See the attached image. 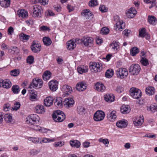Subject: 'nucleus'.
<instances>
[{
  "label": "nucleus",
  "instance_id": "nucleus-1",
  "mask_svg": "<svg viewBox=\"0 0 157 157\" xmlns=\"http://www.w3.org/2000/svg\"><path fill=\"white\" fill-rule=\"evenodd\" d=\"M26 120L27 123L30 125H33V128L37 127L39 123V117L37 115L35 114H31L27 117Z\"/></svg>",
  "mask_w": 157,
  "mask_h": 157
},
{
  "label": "nucleus",
  "instance_id": "nucleus-2",
  "mask_svg": "<svg viewBox=\"0 0 157 157\" xmlns=\"http://www.w3.org/2000/svg\"><path fill=\"white\" fill-rule=\"evenodd\" d=\"M32 16L34 18L41 17L43 10L41 7L38 5L33 6Z\"/></svg>",
  "mask_w": 157,
  "mask_h": 157
},
{
  "label": "nucleus",
  "instance_id": "nucleus-3",
  "mask_svg": "<svg viewBox=\"0 0 157 157\" xmlns=\"http://www.w3.org/2000/svg\"><path fill=\"white\" fill-rule=\"evenodd\" d=\"M52 117L56 122H61L63 121L66 118L64 113L60 110L55 111L52 114Z\"/></svg>",
  "mask_w": 157,
  "mask_h": 157
},
{
  "label": "nucleus",
  "instance_id": "nucleus-4",
  "mask_svg": "<svg viewBox=\"0 0 157 157\" xmlns=\"http://www.w3.org/2000/svg\"><path fill=\"white\" fill-rule=\"evenodd\" d=\"M90 68L92 71L96 73L101 71L102 69L101 63L96 62L90 63Z\"/></svg>",
  "mask_w": 157,
  "mask_h": 157
},
{
  "label": "nucleus",
  "instance_id": "nucleus-5",
  "mask_svg": "<svg viewBox=\"0 0 157 157\" xmlns=\"http://www.w3.org/2000/svg\"><path fill=\"white\" fill-rule=\"evenodd\" d=\"M113 20L116 22V29H118V30H122L124 28L125 24L122 20H120L119 17L117 16H115L113 17Z\"/></svg>",
  "mask_w": 157,
  "mask_h": 157
},
{
  "label": "nucleus",
  "instance_id": "nucleus-6",
  "mask_svg": "<svg viewBox=\"0 0 157 157\" xmlns=\"http://www.w3.org/2000/svg\"><path fill=\"white\" fill-rule=\"evenodd\" d=\"M131 96L133 98L138 99L141 96V92L140 90L134 87L131 88L129 91Z\"/></svg>",
  "mask_w": 157,
  "mask_h": 157
},
{
  "label": "nucleus",
  "instance_id": "nucleus-7",
  "mask_svg": "<svg viewBox=\"0 0 157 157\" xmlns=\"http://www.w3.org/2000/svg\"><path fill=\"white\" fill-rule=\"evenodd\" d=\"M129 70L131 74L133 75H137L139 73L141 68L138 64H132L130 67Z\"/></svg>",
  "mask_w": 157,
  "mask_h": 157
},
{
  "label": "nucleus",
  "instance_id": "nucleus-8",
  "mask_svg": "<svg viewBox=\"0 0 157 157\" xmlns=\"http://www.w3.org/2000/svg\"><path fill=\"white\" fill-rule=\"evenodd\" d=\"M116 72L117 77L121 79L127 77L128 75V70L125 68H119Z\"/></svg>",
  "mask_w": 157,
  "mask_h": 157
},
{
  "label": "nucleus",
  "instance_id": "nucleus-9",
  "mask_svg": "<svg viewBox=\"0 0 157 157\" xmlns=\"http://www.w3.org/2000/svg\"><path fill=\"white\" fill-rule=\"evenodd\" d=\"M105 116V113L101 110H98L94 114V119L96 121H100L103 120Z\"/></svg>",
  "mask_w": 157,
  "mask_h": 157
},
{
  "label": "nucleus",
  "instance_id": "nucleus-10",
  "mask_svg": "<svg viewBox=\"0 0 157 157\" xmlns=\"http://www.w3.org/2000/svg\"><path fill=\"white\" fill-rule=\"evenodd\" d=\"M94 40L92 37H84L83 38V44L85 46L91 47L93 46Z\"/></svg>",
  "mask_w": 157,
  "mask_h": 157
},
{
  "label": "nucleus",
  "instance_id": "nucleus-11",
  "mask_svg": "<svg viewBox=\"0 0 157 157\" xmlns=\"http://www.w3.org/2000/svg\"><path fill=\"white\" fill-rule=\"evenodd\" d=\"M87 85L84 82H80L76 86L77 90L79 92H82L86 89Z\"/></svg>",
  "mask_w": 157,
  "mask_h": 157
},
{
  "label": "nucleus",
  "instance_id": "nucleus-12",
  "mask_svg": "<svg viewBox=\"0 0 157 157\" xmlns=\"http://www.w3.org/2000/svg\"><path fill=\"white\" fill-rule=\"evenodd\" d=\"M144 122V117L143 116L135 117L133 121L134 124L136 126L141 125Z\"/></svg>",
  "mask_w": 157,
  "mask_h": 157
},
{
  "label": "nucleus",
  "instance_id": "nucleus-13",
  "mask_svg": "<svg viewBox=\"0 0 157 157\" xmlns=\"http://www.w3.org/2000/svg\"><path fill=\"white\" fill-rule=\"evenodd\" d=\"M11 86V82L8 79L3 80L2 79H0V87L8 89L10 88Z\"/></svg>",
  "mask_w": 157,
  "mask_h": 157
},
{
  "label": "nucleus",
  "instance_id": "nucleus-14",
  "mask_svg": "<svg viewBox=\"0 0 157 157\" xmlns=\"http://www.w3.org/2000/svg\"><path fill=\"white\" fill-rule=\"evenodd\" d=\"M31 48L32 51L34 53L39 52L41 50L40 45L36 43V41H34L31 45Z\"/></svg>",
  "mask_w": 157,
  "mask_h": 157
},
{
  "label": "nucleus",
  "instance_id": "nucleus-15",
  "mask_svg": "<svg viewBox=\"0 0 157 157\" xmlns=\"http://www.w3.org/2000/svg\"><path fill=\"white\" fill-rule=\"evenodd\" d=\"M116 112L114 110L110 111L107 114V117L110 121H113L117 118Z\"/></svg>",
  "mask_w": 157,
  "mask_h": 157
},
{
  "label": "nucleus",
  "instance_id": "nucleus-16",
  "mask_svg": "<svg viewBox=\"0 0 157 157\" xmlns=\"http://www.w3.org/2000/svg\"><path fill=\"white\" fill-rule=\"evenodd\" d=\"M58 82L55 80L50 81L48 83L49 88L52 91H56L58 89Z\"/></svg>",
  "mask_w": 157,
  "mask_h": 157
},
{
  "label": "nucleus",
  "instance_id": "nucleus-17",
  "mask_svg": "<svg viewBox=\"0 0 157 157\" xmlns=\"http://www.w3.org/2000/svg\"><path fill=\"white\" fill-rule=\"evenodd\" d=\"M74 103V101L72 98H66L63 101L65 106L67 108L72 107Z\"/></svg>",
  "mask_w": 157,
  "mask_h": 157
},
{
  "label": "nucleus",
  "instance_id": "nucleus-18",
  "mask_svg": "<svg viewBox=\"0 0 157 157\" xmlns=\"http://www.w3.org/2000/svg\"><path fill=\"white\" fill-rule=\"evenodd\" d=\"M32 83L33 87H37L38 88H41L43 85V82L41 79L36 78L33 80Z\"/></svg>",
  "mask_w": 157,
  "mask_h": 157
},
{
  "label": "nucleus",
  "instance_id": "nucleus-19",
  "mask_svg": "<svg viewBox=\"0 0 157 157\" xmlns=\"http://www.w3.org/2000/svg\"><path fill=\"white\" fill-rule=\"evenodd\" d=\"M126 13L127 17L129 18H132L134 17L137 13V11L135 8L131 7L130 9L127 10Z\"/></svg>",
  "mask_w": 157,
  "mask_h": 157
},
{
  "label": "nucleus",
  "instance_id": "nucleus-20",
  "mask_svg": "<svg viewBox=\"0 0 157 157\" xmlns=\"http://www.w3.org/2000/svg\"><path fill=\"white\" fill-rule=\"evenodd\" d=\"M66 45L67 48L70 51L74 50L76 47V44L74 42V39L68 41L66 43Z\"/></svg>",
  "mask_w": 157,
  "mask_h": 157
},
{
  "label": "nucleus",
  "instance_id": "nucleus-21",
  "mask_svg": "<svg viewBox=\"0 0 157 157\" xmlns=\"http://www.w3.org/2000/svg\"><path fill=\"white\" fill-rule=\"evenodd\" d=\"M62 90L66 95H68L72 92V89L71 86L65 84L63 86Z\"/></svg>",
  "mask_w": 157,
  "mask_h": 157
},
{
  "label": "nucleus",
  "instance_id": "nucleus-22",
  "mask_svg": "<svg viewBox=\"0 0 157 157\" xmlns=\"http://www.w3.org/2000/svg\"><path fill=\"white\" fill-rule=\"evenodd\" d=\"M94 87L95 89L98 91L102 92L105 89V87L103 84L99 82L95 83Z\"/></svg>",
  "mask_w": 157,
  "mask_h": 157
},
{
  "label": "nucleus",
  "instance_id": "nucleus-23",
  "mask_svg": "<svg viewBox=\"0 0 157 157\" xmlns=\"http://www.w3.org/2000/svg\"><path fill=\"white\" fill-rule=\"evenodd\" d=\"M53 98L47 97L44 100V104L45 106L50 107L53 104Z\"/></svg>",
  "mask_w": 157,
  "mask_h": 157
},
{
  "label": "nucleus",
  "instance_id": "nucleus-24",
  "mask_svg": "<svg viewBox=\"0 0 157 157\" xmlns=\"http://www.w3.org/2000/svg\"><path fill=\"white\" fill-rule=\"evenodd\" d=\"M29 99L32 101H35L38 100L37 92L35 90H31L30 93Z\"/></svg>",
  "mask_w": 157,
  "mask_h": 157
},
{
  "label": "nucleus",
  "instance_id": "nucleus-25",
  "mask_svg": "<svg viewBox=\"0 0 157 157\" xmlns=\"http://www.w3.org/2000/svg\"><path fill=\"white\" fill-rule=\"evenodd\" d=\"M4 118L5 121L7 123L12 124L14 122L12 115L10 114H5L4 116Z\"/></svg>",
  "mask_w": 157,
  "mask_h": 157
},
{
  "label": "nucleus",
  "instance_id": "nucleus-26",
  "mask_svg": "<svg viewBox=\"0 0 157 157\" xmlns=\"http://www.w3.org/2000/svg\"><path fill=\"white\" fill-rule=\"evenodd\" d=\"M105 100L107 102H111L114 100V97L112 94H107L104 96Z\"/></svg>",
  "mask_w": 157,
  "mask_h": 157
},
{
  "label": "nucleus",
  "instance_id": "nucleus-27",
  "mask_svg": "<svg viewBox=\"0 0 157 157\" xmlns=\"http://www.w3.org/2000/svg\"><path fill=\"white\" fill-rule=\"evenodd\" d=\"M120 111L124 114L128 113L130 111V109L128 105H122L121 107Z\"/></svg>",
  "mask_w": 157,
  "mask_h": 157
},
{
  "label": "nucleus",
  "instance_id": "nucleus-28",
  "mask_svg": "<svg viewBox=\"0 0 157 157\" xmlns=\"http://www.w3.org/2000/svg\"><path fill=\"white\" fill-rule=\"evenodd\" d=\"M33 129L36 130L40 131V132L44 133H47L48 131H49L50 133H51L52 132V131L47 129L46 128H44V127H41L38 125L37 127H35L33 128Z\"/></svg>",
  "mask_w": 157,
  "mask_h": 157
},
{
  "label": "nucleus",
  "instance_id": "nucleus-29",
  "mask_svg": "<svg viewBox=\"0 0 157 157\" xmlns=\"http://www.w3.org/2000/svg\"><path fill=\"white\" fill-rule=\"evenodd\" d=\"M18 16L22 18H25L28 16V12L24 10H19L17 11Z\"/></svg>",
  "mask_w": 157,
  "mask_h": 157
},
{
  "label": "nucleus",
  "instance_id": "nucleus-30",
  "mask_svg": "<svg viewBox=\"0 0 157 157\" xmlns=\"http://www.w3.org/2000/svg\"><path fill=\"white\" fill-rule=\"evenodd\" d=\"M81 14L82 16H84L87 19H88L89 17H91L92 15L91 12L89 9H85L83 10Z\"/></svg>",
  "mask_w": 157,
  "mask_h": 157
},
{
  "label": "nucleus",
  "instance_id": "nucleus-31",
  "mask_svg": "<svg viewBox=\"0 0 157 157\" xmlns=\"http://www.w3.org/2000/svg\"><path fill=\"white\" fill-rule=\"evenodd\" d=\"M20 39L23 41H27L30 37L29 35H26L23 33H21L19 36Z\"/></svg>",
  "mask_w": 157,
  "mask_h": 157
},
{
  "label": "nucleus",
  "instance_id": "nucleus-32",
  "mask_svg": "<svg viewBox=\"0 0 157 157\" xmlns=\"http://www.w3.org/2000/svg\"><path fill=\"white\" fill-rule=\"evenodd\" d=\"M116 125L120 128H124L127 125L126 122L124 121H120L116 123Z\"/></svg>",
  "mask_w": 157,
  "mask_h": 157
},
{
  "label": "nucleus",
  "instance_id": "nucleus-33",
  "mask_svg": "<svg viewBox=\"0 0 157 157\" xmlns=\"http://www.w3.org/2000/svg\"><path fill=\"white\" fill-rule=\"evenodd\" d=\"M155 89L152 86H149L146 88L145 91L146 94L149 95H151L154 94Z\"/></svg>",
  "mask_w": 157,
  "mask_h": 157
},
{
  "label": "nucleus",
  "instance_id": "nucleus-34",
  "mask_svg": "<svg viewBox=\"0 0 157 157\" xmlns=\"http://www.w3.org/2000/svg\"><path fill=\"white\" fill-rule=\"evenodd\" d=\"M110 47L114 50L117 51L120 48V43L117 41H113L110 44Z\"/></svg>",
  "mask_w": 157,
  "mask_h": 157
},
{
  "label": "nucleus",
  "instance_id": "nucleus-35",
  "mask_svg": "<svg viewBox=\"0 0 157 157\" xmlns=\"http://www.w3.org/2000/svg\"><path fill=\"white\" fill-rule=\"evenodd\" d=\"M10 0H0V4L2 7L7 8L10 5Z\"/></svg>",
  "mask_w": 157,
  "mask_h": 157
},
{
  "label": "nucleus",
  "instance_id": "nucleus-36",
  "mask_svg": "<svg viewBox=\"0 0 157 157\" xmlns=\"http://www.w3.org/2000/svg\"><path fill=\"white\" fill-rule=\"evenodd\" d=\"M77 71L80 74L86 73L88 71V67L86 66H82L77 68Z\"/></svg>",
  "mask_w": 157,
  "mask_h": 157
},
{
  "label": "nucleus",
  "instance_id": "nucleus-37",
  "mask_svg": "<svg viewBox=\"0 0 157 157\" xmlns=\"http://www.w3.org/2000/svg\"><path fill=\"white\" fill-rule=\"evenodd\" d=\"M51 74V72L48 71H44L43 75V79L45 81L49 79L50 78Z\"/></svg>",
  "mask_w": 157,
  "mask_h": 157
},
{
  "label": "nucleus",
  "instance_id": "nucleus-38",
  "mask_svg": "<svg viewBox=\"0 0 157 157\" xmlns=\"http://www.w3.org/2000/svg\"><path fill=\"white\" fill-rule=\"evenodd\" d=\"M148 20L149 23L151 24L155 25L156 24V18L154 16H149Z\"/></svg>",
  "mask_w": 157,
  "mask_h": 157
},
{
  "label": "nucleus",
  "instance_id": "nucleus-39",
  "mask_svg": "<svg viewBox=\"0 0 157 157\" xmlns=\"http://www.w3.org/2000/svg\"><path fill=\"white\" fill-rule=\"evenodd\" d=\"M35 110L36 112L38 113H42L44 112V106L40 105H38L36 106Z\"/></svg>",
  "mask_w": 157,
  "mask_h": 157
},
{
  "label": "nucleus",
  "instance_id": "nucleus-40",
  "mask_svg": "<svg viewBox=\"0 0 157 157\" xmlns=\"http://www.w3.org/2000/svg\"><path fill=\"white\" fill-rule=\"evenodd\" d=\"M157 106L156 105L151 104V105L147 106V109L148 111H150L151 113L155 112L157 109Z\"/></svg>",
  "mask_w": 157,
  "mask_h": 157
},
{
  "label": "nucleus",
  "instance_id": "nucleus-41",
  "mask_svg": "<svg viewBox=\"0 0 157 157\" xmlns=\"http://www.w3.org/2000/svg\"><path fill=\"white\" fill-rule=\"evenodd\" d=\"M43 41L44 44L47 46L50 45L52 41L50 38L48 37H44L43 38Z\"/></svg>",
  "mask_w": 157,
  "mask_h": 157
},
{
  "label": "nucleus",
  "instance_id": "nucleus-42",
  "mask_svg": "<svg viewBox=\"0 0 157 157\" xmlns=\"http://www.w3.org/2000/svg\"><path fill=\"white\" fill-rule=\"evenodd\" d=\"M63 100L61 97H58L56 98V101L54 103L55 105L57 107H60L63 104Z\"/></svg>",
  "mask_w": 157,
  "mask_h": 157
},
{
  "label": "nucleus",
  "instance_id": "nucleus-43",
  "mask_svg": "<svg viewBox=\"0 0 157 157\" xmlns=\"http://www.w3.org/2000/svg\"><path fill=\"white\" fill-rule=\"evenodd\" d=\"M70 143L72 147H75L77 148L79 147L81 144L80 142L76 140H71Z\"/></svg>",
  "mask_w": 157,
  "mask_h": 157
},
{
  "label": "nucleus",
  "instance_id": "nucleus-44",
  "mask_svg": "<svg viewBox=\"0 0 157 157\" xmlns=\"http://www.w3.org/2000/svg\"><path fill=\"white\" fill-rule=\"evenodd\" d=\"M9 51L11 54H17L19 52V50L17 47L13 46L10 48Z\"/></svg>",
  "mask_w": 157,
  "mask_h": 157
},
{
  "label": "nucleus",
  "instance_id": "nucleus-45",
  "mask_svg": "<svg viewBox=\"0 0 157 157\" xmlns=\"http://www.w3.org/2000/svg\"><path fill=\"white\" fill-rule=\"evenodd\" d=\"M130 54L132 56H134L139 52V49L137 47H135L130 49Z\"/></svg>",
  "mask_w": 157,
  "mask_h": 157
},
{
  "label": "nucleus",
  "instance_id": "nucleus-46",
  "mask_svg": "<svg viewBox=\"0 0 157 157\" xmlns=\"http://www.w3.org/2000/svg\"><path fill=\"white\" fill-rule=\"evenodd\" d=\"M42 139V140L40 141L41 143H50L54 142L56 140V139L54 138H48L46 137L43 138Z\"/></svg>",
  "mask_w": 157,
  "mask_h": 157
},
{
  "label": "nucleus",
  "instance_id": "nucleus-47",
  "mask_svg": "<svg viewBox=\"0 0 157 157\" xmlns=\"http://www.w3.org/2000/svg\"><path fill=\"white\" fill-rule=\"evenodd\" d=\"M144 1L149 4V8L150 9L155 6V0H144Z\"/></svg>",
  "mask_w": 157,
  "mask_h": 157
},
{
  "label": "nucleus",
  "instance_id": "nucleus-48",
  "mask_svg": "<svg viewBox=\"0 0 157 157\" xmlns=\"http://www.w3.org/2000/svg\"><path fill=\"white\" fill-rule=\"evenodd\" d=\"M114 71L112 69L108 70L105 74V76L107 78H110L113 75Z\"/></svg>",
  "mask_w": 157,
  "mask_h": 157
},
{
  "label": "nucleus",
  "instance_id": "nucleus-49",
  "mask_svg": "<svg viewBox=\"0 0 157 157\" xmlns=\"http://www.w3.org/2000/svg\"><path fill=\"white\" fill-rule=\"evenodd\" d=\"M11 89L13 93L15 94H18L20 91L19 86L17 85H13Z\"/></svg>",
  "mask_w": 157,
  "mask_h": 157
},
{
  "label": "nucleus",
  "instance_id": "nucleus-50",
  "mask_svg": "<svg viewBox=\"0 0 157 157\" xmlns=\"http://www.w3.org/2000/svg\"><path fill=\"white\" fill-rule=\"evenodd\" d=\"M140 62L142 65L145 66H146L149 64L148 61L145 58L142 57L140 60Z\"/></svg>",
  "mask_w": 157,
  "mask_h": 157
},
{
  "label": "nucleus",
  "instance_id": "nucleus-51",
  "mask_svg": "<svg viewBox=\"0 0 157 157\" xmlns=\"http://www.w3.org/2000/svg\"><path fill=\"white\" fill-rule=\"evenodd\" d=\"M98 4L97 0H90L89 2L90 7H93L98 5Z\"/></svg>",
  "mask_w": 157,
  "mask_h": 157
},
{
  "label": "nucleus",
  "instance_id": "nucleus-52",
  "mask_svg": "<svg viewBox=\"0 0 157 157\" xmlns=\"http://www.w3.org/2000/svg\"><path fill=\"white\" fill-rule=\"evenodd\" d=\"M40 152V150H37L36 149H32L30 150L29 152V154L32 156L37 155Z\"/></svg>",
  "mask_w": 157,
  "mask_h": 157
},
{
  "label": "nucleus",
  "instance_id": "nucleus-53",
  "mask_svg": "<svg viewBox=\"0 0 157 157\" xmlns=\"http://www.w3.org/2000/svg\"><path fill=\"white\" fill-rule=\"evenodd\" d=\"M77 110L79 114H82L85 111V109L82 106H79L77 107Z\"/></svg>",
  "mask_w": 157,
  "mask_h": 157
},
{
  "label": "nucleus",
  "instance_id": "nucleus-54",
  "mask_svg": "<svg viewBox=\"0 0 157 157\" xmlns=\"http://www.w3.org/2000/svg\"><path fill=\"white\" fill-rule=\"evenodd\" d=\"M146 33V29L145 28H143L139 30V35L140 37H144Z\"/></svg>",
  "mask_w": 157,
  "mask_h": 157
},
{
  "label": "nucleus",
  "instance_id": "nucleus-55",
  "mask_svg": "<svg viewBox=\"0 0 157 157\" xmlns=\"http://www.w3.org/2000/svg\"><path fill=\"white\" fill-rule=\"evenodd\" d=\"M20 107V104L19 102H16L14 104V105L13 107L11 108V110H17Z\"/></svg>",
  "mask_w": 157,
  "mask_h": 157
},
{
  "label": "nucleus",
  "instance_id": "nucleus-56",
  "mask_svg": "<svg viewBox=\"0 0 157 157\" xmlns=\"http://www.w3.org/2000/svg\"><path fill=\"white\" fill-rule=\"evenodd\" d=\"M99 10L102 13H105L107 11L108 9L105 6L101 5L100 6Z\"/></svg>",
  "mask_w": 157,
  "mask_h": 157
},
{
  "label": "nucleus",
  "instance_id": "nucleus-57",
  "mask_svg": "<svg viewBox=\"0 0 157 157\" xmlns=\"http://www.w3.org/2000/svg\"><path fill=\"white\" fill-rule=\"evenodd\" d=\"M10 73L12 76H16L19 74V71L18 70L14 69L11 71Z\"/></svg>",
  "mask_w": 157,
  "mask_h": 157
},
{
  "label": "nucleus",
  "instance_id": "nucleus-58",
  "mask_svg": "<svg viewBox=\"0 0 157 157\" xmlns=\"http://www.w3.org/2000/svg\"><path fill=\"white\" fill-rule=\"evenodd\" d=\"M34 60V58L33 56H30L27 59V62L30 64L33 63Z\"/></svg>",
  "mask_w": 157,
  "mask_h": 157
},
{
  "label": "nucleus",
  "instance_id": "nucleus-59",
  "mask_svg": "<svg viewBox=\"0 0 157 157\" xmlns=\"http://www.w3.org/2000/svg\"><path fill=\"white\" fill-rule=\"evenodd\" d=\"M48 2V0H35L34 3H40L43 5H45Z\"/></svg>",
  "mask_w": 157,
  "mask_h": 157
},
{
  "label": "nucleus",
  "instance_id": "nucleus-60",
  "mask_svg": "<svg viewBox=\"0 0 157 157\" xmlns=\"http://www.w3.org/2000/svg\"><path fill=\"white\" fill-rule=\"evenodd\" d=\"M109 29L106 27H103L101 30V32H102L103 34H107L109 33Z\"/></svg>",
  "mask_w": 157,
  "mask_h": 157
},
{
  "label": "nucleus",
  "instance_id": "nucleus-61",
  "mask_svg": "<svg viewBox=\"0 0 157 157\" xmlns=\"http://www.w3.org/2000/svg\"><path fill=\"white\" fill-rule=\"evenodd\" d=\"M98 141L100 142H102L105 144H108L109 143L108 140L107 139L100 138Z\"/></svg>",
  "mask_w": 157,
  "mask_h": 157
},
{
  "label": "nucleus",
  "instance_id": "nucleus-62",
  "mask_svg": "<svg viewBox=\"0 0 157 157\" xmlns=\"http://www.w3.org/2000/svg\"><path fill=\"white\" fill-rule=\"evenodd\" d=\"M131 31L129 30L126 29L123 32V34L124 37H128L129 34L130 33Z\"/></svg>",
  "mask_w": 157,
  "mask_h": 157
},
{
  "label": "nucleus",
  "instance_id": "nucleus-63",
  "mask_svg": "<svg viewBox=\"0 0 157 157\" xmlns=\"http://www.w3.org/2000/svg\"><path fill=\"white\" fill-rule=\"evenodd\" d=\"M14 32V29L13 27L10 26L8 29V34L9 35H12Z\"/></svg>",
  "mask_w": 157,
  "mask_h": 157
},
{
  "label": "nucleus",
  "instance_id": "nucleus-64",
  "mask_svg": "<svg viewBox=\"0 0 157 157\" xmlns=\"http://www.w3.org/2000/svg\"><path fill=\"white\" fill-rule=\"evenodd\" d=\"M10 104L9 103H6L4 106V110L5 111H7L9 110Z\"/></svg>",
  "mask_w": 157,
  "mask_h": 157
}]
</instances>
